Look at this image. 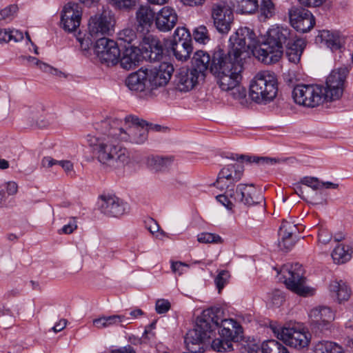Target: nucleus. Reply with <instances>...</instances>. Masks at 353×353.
Wrapping results in <instances>:
<instances>
[{
    "instance_id": "c756f323",
    "label": "nucleus",
    "mask_w": 353,
    "mask_h": 353,
    "mask_svg": "<svg viewBox=\"0 0 353 353\" xmlns=\"http://www.w3.org/2000/svg\"><path fill=\"white\" fill-rule=\"evenodd\" d=\"M210 55L202 50H199L194 54L192 59V69L195 70L201 77L204 76L205 72L210 68Z\"/></svg>"
},
{
    "instance_id": "72a5a7b5",
    "label": "nucleus",
    "mask_w": 353,
    "mask_h": 353,
    "mask_svg": "<svg viewBox=\"0 0 353 353\" xmlns=\"http://www.w3.org/2000/svg\"><path fill=\"white\" fill-rule=\"evenodd\" d=\"M320 37L321 41H324L325 44L332 51L340 50L342 47L343 41L338 33L323 30L320 33Z\"/></svg>"
},
{
    "instance_id": "f257e3e1",
    "label": "nucleus",
    "mask_w": 353,
    "mask_h": 353,
    "mask_svg": "<svg viewBox=\"0 0 353 353\" xmlns=\"http://www.w3.org/2000/svg\"><path fill=\"white\" fill-rule=\"evenodd\" d=\"M113 128L109 118L101 121L96 126L100 135H88L87 140L97 160L101 164L116 170L128 164L130 155L126 148L119 144L118 141H121L119 138L110 134Z\"/></svg>"
},
{
    "instance_id": "4be33fe9",
    "label": "nucleus",
    "mask_w": 353,
    "mask_h": 353,
    "mask_svg": "<svg viewBox=\"0 0 353 353\" xmlns=\"http://www.w3.org/2000/svg\"><path fill=\"white\" fill-rule=\"evenodd\" d=\"M178 21L176 10L170 6H164L156 12L155 26L162 32L172 30Z\"/></svg>"
},
{
    "instance_id": "13d9d810",
    "label": "nucleus",
    "mask_w": 353,
    "mask_h": 353,
    "mask_svg": "<svg viewBox=\"0 0 353 353\" xmlns=\"http://www.w3.org/2000/svg\"><path fill=\"white\" fill-rule=\"evenodd\" d=\"M318 238L319 243L327 244L331 241L332 234L327 229L321 228L319 231Z\"/></svg>"
},
{
    "instance_id": "f03ea898",
    "label": "nucleus",
    "mask_w": 353,
    "mask_h": 353,
    "mask_svg": "<svg viewBox=\"0 0 353 353\" xmlns=\"http://www.w3.org/2000/svg\"><path fill=\"white\" fill-rule=\"evenodd\" d=\"M242 70V59L233 58L221 49L214 52L210 70L216 78L217 83L222 90H233L238 87L241 79Z\"/></svg>"
},
{
    "instance_id": "1a4fd4ad",
    "label": "nucleus",
    "mask_w": 353,
    "mask_h": 353,
    "mask_svg": "<svg viewBox=\"0 0 353 353\" xmlns=\"http://www.w3.org/2000/svg\"><path fill=\"white\" fill-rule=\"evenodd\" d=\"M270 327L277 339L295 349L306 347L310 341V334L303 328L292 327H280L275 323H271Z\"/></svg>"
},
{
    "instance_id": "49530a36",
    "label": "nucleus",
    "mask_w": 353,
    "mask_h": 353,
    "mask_svg": "<svg viewBox=\"0 0 353 353\" xmlns=\"http://www.w3.org/2000/svg\"><path fill=\"white\" fill-rule=\"evenodd\" d=\"M26 119L31 126H36L38 128H45L48 125L47 121L42 118L37 112H30L27 116Z\"/></svg>"
},
{
    "instance_id": "338daca9",
    "label": "nucleus",
    "mask_w": 353,
    "mask_h": 353,
    "mask_svg": "<svg viewBox=\"0 0 353 353\" xmlns=\"http://www.w3.org/2000/svg\"><path fill=\"white\" fill-rule=\"evenodd\" d=\"M58 165L62 167V168L66 172H69L73 170V163L68 160L58 161Z\"/></svg>"
},
{
    "instance_id": "ddd939ff",
    "label": "nucleus",
    "mask_w": 353,
    "mask_h": 353,
    "mask_svg": "<svg viewBox=\"0 0 353 353\" xmlns=\"http://www.w3.org/2000/svg\"><path fill=\"white\" fill-rule=\"evenodd\" d=\"M115 20L110 12L103 11L90 17L88 22V32L94 39L105 37L113 30Z\"/></svg>"
},
{
    "instance_id": "bf43d9fd",
    "label": "nucleus",
    "mask_w": 353,
    "mask_h": 353,
    "mask_svg": "<svg viewBox=\"0 0 353 353\" xmlns=\"http://www.w3.org/2000/svg\"><path fill=\"white\" fill-rule=\"evenodd\" d=\"M77 228V221L74 219L70 221V222L63 225V228L59 230V234H70L72 233Z\"/></svg>"
},
{
    "instance_id": "0e129e2a",
    "label": "nucleus",
    "mask_w": 353,
    "mask_h": 353,
    "mask_svg": "<svg viewBox=\"0 0 353 353\" xmlns=\"http://www.w3.org/2000/svg\"><path fill=\"white\" fill-rule=\"evenodd\" d=\"M187 266L185 263L181 262H173L171 268L173 272L181 275L183 274V268Z\"/></svg>"
},
{
    "instance_id": "6ab92c4d",
    "label": "nucleus",
    "mask_w": 353,
    "mask_h": 353,
    "mask_svg": "<svg viewBox=\"0 0 353 353\" xmlns=\"http://www.w3.org/2000/svg\"><path fill=\"white\" fill-rule=\"evenodd\" d=\"M309 316L314 328L320 330L323 334H327L330 332L334 314L330 307L319 306L313 308L310 310Z\"/></svg>"
},
{
    "instance_id": "37998d69",
    "label": "nucleus",
    "mask_w": 353,
    "mask_h": 353,
    "mask_svg": "<svg viewBox=\"0 0 353 353\" xmlns=\"http://www.w3.org/2000/svg\"><path fill=\"white\" fill-rule=\"evenodd\" d=\"M232 341L228 339L217 338L212 341L211 347L218 352H225L233 350Z\"/></svg>"
},
{
    "instance_id": "774afa93",
    "label": "nucleus",
    "mask_w": 353,
    "mask_h": 353,
    "mask_svg": "<svg viewBox=\"0 0 353 353\" xmlns=\"http://www.w3.org/2000/svg\"><path fill=\"white\" fill-rule=\"evenodd\" d=\"M67 325V321L65 319H61L52 328L54 332H59L63 330Z\"/></svg>"
},
{
    "instance_id": "412c9836",
    "label": "nucleus",
    "mask_w": 353,
    "mask_h": 353,
    "mask_svg": "<svg viewBox=\"0 0 353 353\" xmlns=\"http://www.w3.org/2000/svg\"><path fill=\"white\" fill-rule=\"evenodd\" d=\"M259 190L253 184H239L235 188L234 185H226L225 190L214 194L215 199H252L259 197Z\"/></svg>"
},
{
    "instance_id": "f8f14e48",
    "label": "nucleus",
    "mask_w": 353,
    "mask_h": 353,
    "mask_svg": "<svg viewBox=\"0 0 353 353\" xmlns=\"http://www.w3.org/2000/svg\"><path fill=\"white\" fill-rule=\"evenodd\" d=\"M349 72V68L343 66L334 69L330 72L327 77L325 87L323 88L326 101H335L341 98Z\"/></svg>"
},
{
    "instance_id": "e433bc0d",
    "label": "nucleus",
    "mask_w": 353,
    "mask_h": 353,
    "mask_svg": "<svg viewBox=\"0 0 353 353\" xmlns=\"http://www.w3.org/2000/svg\"><path fill=\"white\" fill-rule=\"evenodd\" d=\"M352 253L353 250L349 245L339 244L334 249L332 257L334 263H344L351 259Z\"/></svg>"
},
{
    "instance_id": "ea45409f",
    "label": "nucleus",
    "mask_w": 353,
    "mask_h": 353,
    "mask_svg": "<svg viewBox=\"0 0 353 353\" xmlns=\"http://www.w3.org/2000/svg\"><path fill=\"white\" fill-rule=\"evenodd\" d=\"M258 7L257 0H236V10L241 14L254 13Z\"/></svg>"
},
{
    "instance_id": "8fccbe9b",
    "label": "nucleus",
    "mask_w": 353,
    "mask_h": 353,
    "mask_svg": "<svg viewBox=\"0 0 353 353\" xmlns=\"http://www.w3.org/2000/svg\"><path fill=\"white\" fill-rule=\"evenodd\" d=\"M172 41H183L190 43L192 42L190 33L186 28L179 27L174 31Z\"/></svg>"
},
{
    "instance_id": "e2e57ef3",
    "label": "nucleus",
    "mask_w": 353,
    "mask_h": 353,
    "mask_svg": "<svg viewBox=\"0 0 353 353\" xmlns=\"http://www.w3.org/2000/svg\"><path fill=\"white\" fill-rule=\"evenodd\" d=\"M57 164H58V161L52 159L51 157H45L41 160V165L43 168H48Z\"/></svg>"
},
{
    "instance_id": "4468645a",
    "label": "nucleus",
    "mask_w": 353,
    "mask_h": 353,
    "mask_svg": "<svg viewBox=\"0 0 353 353\" xmlns=\"http://www.w3.org/2000/svg\"><path fill=\"white\" fill-rule=\"evenodd\" d=\"M94 52L101 62L108 65H116L121 55L117 43L106 37H101L97 40Z\"/></svg>"
},
{
    "instance_id": "052dcab7",
    "label": "nucleus",
    "mask_w": 353,
    "mask_h": 353,
    "mask_svg": "<svg viewBox=\"0 0 353 353\" xmlns=\"http://www.w3.org/2000/svg\"><path fill=\"white\" fill-rule=\"evenodd\" d=\"M8 37H10L9 41L14 40V41L17 42L21 41L23 39L22 32L17 30H8Z\"/></svg>"
},
{
    "instance_id": "0eeeda50",
    "label": "nucleus",
    "mask_w": 353,
    "mask_h": 353,
    "mask_svg": "<svg viewBox=\"0 0 353 353\" xmlns=\"http://www.w3.org/2000/svg\"><path fill=\"white\" fill-rule=\"evenodd\" d=\"M278 82L274 72L268 70L259 72L250 85V97L257 103L266 104L277 95Z\"/></svg>"
},
{
    "instance_id": "a878e982",
    "label": "nucleus",
    "mask_w": 353,
    "mask_h": 353,
    "mask_svg": "<svg viewBox=\"0 0 353 353\" xmlns=\"http://www.w3.org/2000/svg\"><path fill=\"white\" fill-rule=\"evenodd\" d=\"M145 46L143 57L148 58L150 61H160L163 54V48L161 41L152 36L149 35L144 39Z\"/></svg>"
},
{
    "instance_id": "69168bd1",
    "label": "nucleus",
    "mask_w": 353,
    "mask_h": 353,
    "mask_svg": "<svg viewBox=\"0 0 353 353\" xmlns=\"http://www.w3.org/2000/svg\"><path fill=\"white\" fill-rule=\"evenodd\" d=\"M146 227L148 229V230L154 234V232H157L159 229V225L157 223V222L151 219L146 223Z\"/></svg>"
},
{
    "instance_id": "864d4df0",
    "label": "nucleus",
    "mask_w": 353,
    "mask_h": 353,
    "mask_svg": "<svg viewBox=\"0 0 353 353\" xmlns=\"http://www.w3.org/2000/svg\"><path fill=\"white\" fill-rule=\"evenodd\" d=\"M121 66L126 70H130L134 68L138 63V61H134L132 58H129L123 54L120 56L119 58Z\"/></svg>"
},
{
    "instance_id": "c9c22d12",
    "label": "nucleus",
    "mask_w": 353,
    "mask_h": 353,
    "mask_svg": "<svg viewBox=\"0 0 353 353\" xmlns=\"http://www.w3.org/2000/svg\"><path fill=\"white\" fill-rule=\"evenodd\" d=\"M171 157H163L159 156H152L147 159L148 167L154 172L164 171L172 163Z\"/></svg>"
},
{
    "instance_id": "09e8293b",
    "label": "nucleus",
    "mask_w": 353,
    "mask_h": 353,
    "mask_svg": "<svg viewBox=\"0 0 353 353\" xmlns=\"http://www.w3.org/2000/svg\"><path fill=\"white\" fill-rule=\"evenodd\" d=\"M124 51L123 54L133 59L134 61L139 62L141 59V52L135 43L130 46H124Z\"/></svg>"
},
{
    "instance_id": "2f4dec72",
    "label": "nucleus",
    "mask_w": 353,
    "mask_h": 353,
    "mask_svg": "<svg viewBox=\"0 0 353 353\" xmlns=\"http://www.w3.org/2000/svg\"><path fill=\"white\" fill-rule=\"evenodd\" d=\"M123 322L129 324V318L126 317L125 315H112L94 319L93 325L98 329H102L113 326Z\"/></svg>"
},
{
    "instance_id": "a211bd4d",
    "label": "nucleus",
    "mask_w": 353,
    "mask_h": 353,
    "mask_svg": "<svg viewBox=\"0 0 353 353\" xmlns=\"http://www.w3.org/2000/svg\"><path fill=\"white\" fill-rule=\"evenodd\" d=\"M145 70L149 88L155 89L167 85L171 79L174 68L172 64L163 62L157 68Z\"/></svg>"
},
{
    "instance_id": "603ef678",
    "label": "nucleus",
    "mask_w": 353,
    "mask_h": 353,
    "mask_svg": "<svg viewBox=\"0 0 353 353\" xmlns=\"http://www.w3.org/2000/svg\"><path fill=\"white\" fill-rule=\"evenodd\" d=\"M110 3L119 9H129L134 6L136 0H110Z\"/></svg>"
},
{
    "instance_id": "7c9ffc66",
    "label": "nucleus",
    "mask_w": 353,
    "mask_h": 353,
    "mask_svg": "<svg viewBox=\"0 0 353 353\" xmlns=\"http://www.w3.org/2000/svg\"><path fill=\"white\" fill-rule=\"evenodd\" d=\"M301 183L315 191H322L324 189H337L339 184L330 181H323L315 176H306L301 179Z\"/></svg>"
},
{
    "instance_id": "f704fd0d",
    "label": "nucleus",
    "mask_w": 353,
    "mask_h": 353,
    "mask_svg": "<svg viewBox=\"0 0 353 353\" xmlns=\"http://www.w3.org/2000/svg\"><path fill=\"white\" fill-rule=\"evenodd\" d=\"M259 18L261 21H265L273 17L276 13V5L274 0H261L257 8Z\"/></svg>"
},
{
    "instance_id": "680f3d73",
    "label": "nucleus",
    "mask_w": 353,
    "mask_h": 353,
    "mask_svg": "<svg viewBox=\"0 0 353 353\" xmlns=\"http://www.w3.org/2000/svg\"><path fill=\"white\" fill-rule=\"evenodd\" d=\"M299 3L307 7H318L323 3L325 0H298Z\"/></svg>"
},
{
    "instance_id": "9b49d317",
    "label": "nucleus",
    "mask_w": 353,
    "mask_h": 353,
    "mask_svg": "<svg viewBox=\"0 0 353 353\" xmlns=\"http://www.w3.org/2000/svg\"><path fill=\"white\" fill-rule=\"evenodd\" d=\"M292 97L296 103L307 108L316 107L326 101L323 88L318 85H297Z\"/></svg>"
},
{
    "instance_id": "a18cd8bd",
    "label": "nucleus",
    "mask_w": 353,
    "mask_h": 353,
    "mask_svg": "<svg viewBox=\"0 0 353 353\" xmlns=\"http://www.w3.org/2000/svg\"><path fill=\"white\" fill-rule=\"evenodd\" d=\"M193 37L196 42L200 43H208L210 38L208 30L205 26H200L193 31Z\"/></svg>"
},
{
    "instance_id": "6e6d98bb",
    "label": "nucleus",
    "mask_w": 353,
    "mask_h": 353,
    "mask_svg": "<svg viewBox=\"0 0 353 353\" xmlns=\"http://www.w3.org/2000/svg\"><path fill=\"white\" fill-rule=\"evenodd\" d=\"M18 8L16 5H10L3 10H0V19H6L13 16L17 11Z\"/></svg>"
},
{
    "instance_id": "423d86ee",
    "label": "nucleus",
    "mask_w": 353,
    "mask_h": 353,
    "mask_svg": "<svg viewBox=\"0 0 353 353\" xmlns=\"http://www.w3.org/2000/svg\"><path fill=\"white\" fill-rule=\"evenodd\" d=\"M113 130L111 134L116 136L121 141L130 142L135 144H142L148 139V123L138 117L129 115L125 118L124 127L121 125L122 121L117 118H111Z\"/></svg>"
},
{
    "instance_id": "20e7f679",
    "label": "nucleus",
    "mask_w": 353,
    "mask_h": 353,
    "mask_svg": "<svg viewBox=\"0 0 353 353\" xmlns=\"http://www.w3.org/2000/svg\"><path fill=\"white\" fill-rule=\"evenodd\" d=\"M296 41L295 36L288 27L274 25L269 28L267 39L256 52L259 61L265 64L278 62L283 53V46Z\"/></svg>"
},
{
    "instance_id": "dca6fc26",
    "label": "nucleus",
    "mask_w": 353,
    "mask_h": 353,
    "mask_svg": "<svg viewBox=\"0 0 353 353\" xmlns=\"http://www.w3.org/2000/svg\"><path fill=\"white\" fill-rule=\"evenodd\" d=\"M214 310V314L219 321V324H216L215 323H211L212 325V331L214 327H219V334L221 338L230 339L233 342H239L243 338V328L239 323L232 319H221L218 316V313L220 312V310L219 308H212Z\"/></svg>"
},
{
    "instance_id": "c85d7f7f",
    "label": "nucleus",
    "mask_w": 353,
    "mask_h": 353,
    "mask_svg": "<svg viewBox=\"0 0 353 353\" xmlns=\"http://www.w3.org/2000/svg\"><path fill=\"white\" fill-rule=\"evenodd\" d=\"M168 47L176 59L181 61H186L192 50L191 43L183 41H170Z\"/></svg>"
},
{
    "instance_id": "cd10ccee",
    "label": "nucleus",
    "mask_w": 353,
    "mask_h": 353,
    "mask_svg": "<svg viewBox=\"0 0 353 353\" xmlns=\"http://www.w3.org/2000/svg\"><path fill=\"white\" fill-rule=\"evenodd\" d=\"M125 85L132 91L143 92L149 89L147 70L141 69L130 74L125 79Z\"/></svg>"
},
{
    "instance_id": "79ce46f5",
    "label": "nucleus",
    "mask_w": 353,
    "mask_h": 353,
    "mask_svg": "<svg viewBox=\"0 0 353 353\" xmlns=\"http://www.w3.org/2000/svg\"><path fill=\"white\" fill-rule=\"evenodd\" d=\"M118 41H120V44L122 43H127L126 46L133 45V43H137L136 41L137 34L132 28H124L117 34Z\"/></svg>"
},
{
    "instance_id": "3c124183",
    "label": "nucleus",
    "mask_w": 353,
    "mask_h": 353,
    "mask_svg": "<svg viewBox=\"0 0 353 353\" xmlns=\"http://www.w3.org/2000/svg\"><path fill=\"white\" fill-rule=\"evenodd\" d=\"M230 276L228 271L221 270L215 278L214 282L219 293L228 283Z\"/></svg>"
},
{
    "instance_id": "58836bf2",
    "label": "nucleus",
    "mask_w": 353,
    "mask_h": 353,
    "mask_svg": "<svg viewBox=\"0 0 353 353\" xmlns=\"http://www.w3.org/2000/svg\"><path fill=\"white\" fill-rule=\"evenodd\" d=\"M314 353H343V348L336 343L322 341L316 343L314 347Z\"/></svg>"
},
{
    "instance_id": "4c0bfd02",
    "label": "nucleus",
    "mask_w": 353,
    "mask_h": 353,
    "mask_svg": "<svg viewBox=\"0 0 353 353\" xmlns=\"http://www.w3.org/2000/svg\"><path fill=\"white\" fill-rule=\"evenodd\" d=\"M305 43L301 39H296L291 45L287 46V56L290 62L296 63L299 61L302 54Z\"/></svg>"
},
{
    "instance_id": "2eb2a0df",
    "label": "nucleus",
    "mask_w": 353,
    "mask_h": 353,
    "mask_svg": "<svg viewBox=\"0 0 353 353\" xmlns=\"http://www.w3.org/2000/svg\"><path fill=\"white\" fill-rule=\"evenodd\" d=\"M211 15L216 30L222 34H227L234 21L232 9L223 3H214L212 6Z\"/></svg>"
},
{
    "instance_id": "aec40b11",
    "label": "nucleus",
    "mask_w": 353,
    "mask_h": 353,
    "mask_svg": "<svg viewBox=\"0 0 353 353\" xmlns=\"http://www.w3.org/2000/svg\"><path fill=\"white\" fill-rule=\"evenodd\" d=\"M82 16L81 7L75 3L66 4L61 16V24L65 31L72 32L79 26Z\"/></svg>"
},
{
    "instance_id": "4d7b16f0",
    "label": "nucleus",
    "mask_w": 353,
    "mask_h": 353,
    "mask_svg": "<svg viewBox=\"0 0 353 353\" xmlns=\"http://www.w3.org/2000/svg\"><path fill=\"white\" fill-rule=\"evenodd\" d=\"M27 60L30 63V64H32V65H39V68L43 70V71L45 72H52V71H55L56 72V70L55 69H53L52 68H51L50 66L43 63H41L37 58L35 57H27Z\"/></svg>"
},
{
    "instance_id": "5fc2aeb1",
    "label": "nucleus",
    "mask_w": 353,
    "mask_h": 353,
    "mask_svg": "<svg viewBox=\"0 0 353 353\" xmlns=\"http://www.w3.org/2000/svg\"><path fill=\"white\" fill-rule=\"evenodd\" d=\"M156 311L159 314H164L170 308V303L168 300L159 299L156 302Z\"/></svg>"
},
{
    "instance_id": "bb28decb",
    "label": "nucleus",
    "mask_w": 353,
    "mask_h": 353,
    "mask_svg": "<svg viewBox=\"0 0 353 353\" xmlns=\"http://www.w3.org/2000/svg\"><path fill=\"white\" fill-rule=\"evenodd\" d=\"M155 18L156 12L149 6H141L136 11L137 28L141 31H149Z\"/></svg>"
},
{
    "instance_id": "de8ad7c7",
    "label": "nucleus",
    "mask_w": 353,
    "mask_h": 353,
    "mask_svg": "<svg viewBox=\"0 0 353 353\" xmlns=\"http://www.w3.org/2000/svg\"><path fill=\"white\" fill-rule=\"evenodd\" d=\"M197 240L201 243H221L222 238L216 234L203 232L198 235Z\"/></svg>"
},
{
    "instance_id": "7ed1b4c3",
    "label": "nucleus",
    "mask_w": 353,
    "mask_h": 353,
    "mask_svg": "<svg viewBox=\"0 0 353 353\" xmlns=\"http://www.w3.org/2000/svg\"><path fill=\"white\" fill-rule=\"evenodd\" d=\"M229 159H231L235 162L225 165L219 172L216 181L214 183V186L216 188L213 192L214 195L221 193L225 190V188L223 187L225 181L228 183L227 185H234L235 183L241 179L244 172L243 163L248 164L254 163L258 165H274L284 161V160L268 157L238 154H232Z\"/></svg>"
},
{
    "instance_id": "473e14b6",
    "label": "nucleus",
    "mask_w": 353,
    "mask_h": 353,
    "mask_svg": "<svg viewBox=\"0 0 353 353\" xmlns=\"http://www.w3.org/2000/svg\"><path fill=\"white\" fill-rule=\"evenodd\" d=\"M330 291L339 302L347 301L350 296V290L342 281H333L330 284Z\"/></svg>"
},
{
    "instance_id": "6e6552de",
    "label": "nucleus",
    "mask_w": 353,
    "mask_h": 353,
    "mask_svg": "<svg viewBox=\"0 0 353 353\" xmlns=\"http://www.w3.org/2000/svg\"><path fill=\"white\" fill-rule=\"evenodd\" d=\"M259 41L253 30L248 27H240L229 39L228 50L225 54L237 59H242L241 55L248 50H253Z\"/></svg>"
},
{
    "instance_id": "b1692460",
    "label": "nucleus",
    "mask_w": 353,
    "mask_h": 353,
    "mask_svg": "<svg viewBox=\"0 0 353 353\" xmlns=\"http://www.w3.org/2000/svg\"><path fill=\"white\" fill-rule=\"evenodd\" d=\"M101 212L112 216H119L130 211V205L125 200H98Z\"/></svg>"
},
{
    "instance_id": "a19ab883",
    "label": "nucleus",
    "mask_w": 353,
    "mask_h": 353,
    "mask_svg": "<svg viewBox=\"0 0 353 353\" xmlns=\"http://www.w3.org/2000/svg\"><path fill=\"white\" fill-rule=\"evenodd\" d=\"M263 353H289L288 349L275 340H269L262 344Z\"/></svg>"
},
{
    "instance_id": "c03bdc74",
    "label": "nucleus",
    "mask_w": 353,
    "mask_h": 353,
    "mask_svg": "<svg viewBox=\"0 0 353 353\" xmlns=\"http://www.w3.org/2000/svg\"><path fill=\"white\" fill-rule=\"evenodd\" d=\"M18 191V185L14 181H9L0 185V197L6 198L15 195Z\"/></svg>"
},
{
    "instance_id": "39448f33",
    "label": "nucleus",
    "mask_w": 353,
    "mask_h": 353,
    "mask_svg": "<svg viewBox=\"0 0 353 353\" xmlns=\"http://www.w3.org/2000/svg\"><path fill=\"white\" fill-rule=\"evenodd\" d=\"M219 324L218 319L212 309L203 310L196 319L194 327L186 334L185 343L190 353H202L206 347V342L210 338L212 332L211 323Z\"/></svg>"
},
{
    "instance_id": "9d476101",
    "label": "nucleus",
    "mask_w": 353,
    "mask_h": 353,
    "mask_svg": "<svg viewBox=\"0 0 353 353\" xmlns=\"http://www.w3.org/2000/svg\"><path fill=\"white\" fill-rule=\"evenodd\" d=\"M286 287L301 296H307L312 290L305 285V277L302 265L298 263L285 265L281 270Z\"/></svg>"
},
{
    "instance_id": "5701e85b",
    "label": "nucleus",
    "mask_w": 353,
    "mask_h": 353,
    "mask_svg": "<svg viewBox=\"0 0 353 353\" xmlns=\"http://www.w3.org/2000/svg\"><path fill=\"white\" fill-rule=\"evenodd\" d=\"M200 77L201 76L195 70L180 68L176 74V88L180 92H188L196 86Z\"/></svg>"
},
{
    "instance_id": "393cba45",
    "label": "nucleus",
    "mask_w": 353,
    "mask_h": 353,
    "mask_svg": "<svg viewBox=\"0 0 353 353\" xmlns=\"http://www.w3.org/2000/svg\"><path fill=\"white\" fill-rule=\"evenodd\" d=\"M296 230V225L293 223L283 220L279 230L278 247L281 250L288 252L292 248L295 243L292 235Z\"/></svg>"
},
{
    "instance_id": "f3484780",
    "label": "nucleus",
    "mask_w": 353,
    "mask_h": 353,
    "mask_svg": "<svg viewBox=\"0 0 353 353\" xmlns=\"http://www.w3.org/2000/svg\"><path fill=\"white\" fill-rule=\"evenodd\" d=\"M291 26L299 32H307L315 24V19L310 11L299 6H292L288 10Z\"/></svg>"
}]
</instances>
